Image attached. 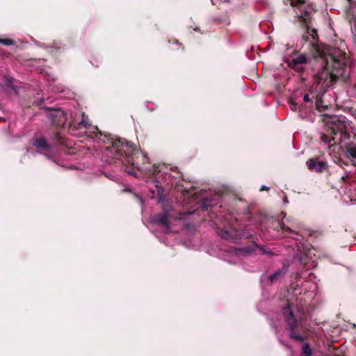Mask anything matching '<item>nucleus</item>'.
Here are the masks:
<instances>
[{
  "label": "nucleus",
  "instance_id": "nucleus-12",
  "mask_svg": "<svg viewBox=\"0 0 356 356\" xmlns=\"http://www.w3.org/2000/svg\"><path fill=\"white\" fill-rule=\"evenodd\" d=\"M314 108L319 111H323L327 108V106L323 104L321 95H316L314 102Z\"/></svg>",
  "mask_w": 356,
  "mask_h": 356
},
{
  "label": "nucleus",
  "instance_id": "nucleus-35",
  "mask_svg": "<svg viewBox=\"0 0 356 356\" xmlns=\"http://www.w3.org/2000/svg\"><path fill=\"white\" fill-rule=\"evenodd\" d=\"M301 18L302 19V20H303L304 22H306V18H304V17H303V16H301Z\"/></svg>",
  "mask_w": 356,
  "mask_h": 356
},
{
  "label": "nucleus",
  "instance_id": "nucleus-6",
  "mask_svg": "<svg viewBox=\"0 0 356 356\" xmlns=\"http://www.w3.org/2000/svg\"><path fill=\"white\" fill-rule=\"evenodd\" d=\"M220 236L227 240L236 242L241 238L249 239L253 237L251 234H249L245 230H239L236 229H230L228 230H221L219 232Z\"/></svg>",
  "mask_w": 356,
  "mask_h": 356
},
{
  "label": "nucleus",
  "instance_id": "nucleus-36",
  "mask_svg": "<svg viewBox=\"0 0 356 356\" xmlns=\"http://www.w3.org/2000/svg\"><path fill=\"white\" fill-rule=\"evenodd\" d=\"M301 18L302 19V20H303L304 22H306V18H304V17H303V16H301Z\"/></svg>",
  "mask_w": 356,
  "mask_h": 356
},
{
  "label": "nucleus",
  "instance_id": "nucleus-23",
  "mask_svg": "<svg viewBox=\"0 0 356 356\" xmlns=\"http://www.w3.org/2000/svg\"><path fill=\"white\" fill-rule=\"evenodd\" d=\"M345 170L346 171V176H343L342 178L343 179L345 182L348 183L349 184H350V182L351 181H354V179L353 178V174H351L350 171H347L346 169H345Z\"/></svg>",
  "mask_w": 356,
  "mask_h": 356
},
{
  "label": "nucleus",
  "instance_id": "nucleus-11",
  "mask_svg": "<svg viewBox=\"0 0 356 356\" xmlns=\"http://www.w3.org/2000/svg\"><path fill=\"white\" fill-rule=\"evenodd\" d=\"M315 98H316V95H314L312 93L305 94L303 96V101L305 102L304 108H309L312 109L314 108V102Z\"/></svg>",
  "mask_w": 356,
  "mask_h": 356
},
{
  "label": "nucleus",
  "instance_id": "nucleus-31",
  "mask_svg": "<svg viewBox=\"0 0 356 356\" xmlns=\"http://www.w3.org/2000/svg\"><path fill=\"white\" fill-rule=\"evenodd\" d=\"M297 3L303 4V3H305V1L304 0H297Z\"/></svg>",
  "mask_w": 356,
  "mask_h": 356
},
{
  "label": "nucleus",
  "instance_id": "nucleus-32",
  "mask_svg": "<svg viewBox=\"0 0 356 356\" xmlns=\"http://www.w3.org/2000/svg\"><path fill=\"white\" fill-rule=\"evenodd\" d=\"M350 162H351L352 165H353V167H355V166L356 165V163H355L353 160H351V161H350Z\"/></svg>",
  "mask_w": 356,
  "mask_h": 356
},
{
  "label": "nucleus",
  "instance_id": "nucleus-38",
  "mask_svg": "<svg viewBox=\"0 0 356 356\" xmlns=\"http://www.w3.org/2000/svg\"><path fill=\"white\" fill-rule=\"evenodd\" d=\"M348 1L350 3H351L352 0H348Z\"/></svg>",
  "mask_w": 356,
  "mask_h": 356
},
{
  "label": "nucleus",
  "instance_id": "nucleus-1",
  "mask_svg": "<svg viewBox=\"0 0 356 356\" xmlns=\"http://www.w3.org/2000/svg\"><path fill=\"white\" fill-rule=\"evenodd\" d=\"M302 40L309 42V51L314 58L322 59V67L314 75L318 84L325 89L336 83L338 80L348 81L350 67L346 53L339 48L318 44L317 31L307 27Z\"/></svg>",
  "mask_w": 356,
  "mask_h": 356
},
{
  "label": "nucleus",
  "instance_id": "nucleus-15",
  "mask_svg": "<svg viewBox=\"0 0 356 356\" xmlns=\"http://www.w3.org/2000/svg\"><path fill=\"white\" fill-rule=\"evenodd\" d=\"M312 350L308 343L303 344L302 347V356H312Z\"/></svg>",
  "mask_w": 356,
  "mask_h": 356
},
{
  "label": "nucleus",
  "instance_id": "nucleus-17",
  "mask_svg": "<svg viewBox=\"0 0 356 356\" xmlns=\"http://www.w3.org/2000/svg\"><path fill=\"white\" fill-rule=\"evenodd\" d=\"M289 65L291 69L300 73H302L305 70V67L304 65L298 63H293V61L289 63Z\"/></svg>",
  "mask_w": 356,
  "mask_h": 356
},
{
  "label": "nucleus",
  "instance_id": "nucleus-26",
  "mask_svg": "<svg viewBox=\"0 0 356 356\" xmlns=\"http://www.w3.org/2000/svg\"><path fill=\"white\" fill-rule=\"evenodd\" d=\"M169 42L172 43V44H179V41L175 38L169 40Z\"/></svg>",
  "mask_w": 356,
  "mask_h": 356
},
{
  "label": "nucleus",
  "instance_id": "nucleus-22",
  "mask_svg": "<svg viewBox=\"0 0 356 356\" xmlns=\"http://www.w3.org/2000/svg\"><path fill=\"white\" fill-rule=\"evenodd\" d=\"M170 170H171L172 171H173V172H176V173H177V177H175V179H177V178H181L184 181H190V180H189V179H188V180H187L186 179H185V178L184 177L183 174H182L181 172H180L178 170V168H177V167H174V168L171 167V168H170Z\"/></svg>",
  "mask_w": 356,
  "mask_h": 356
},
{
  "label": "nucleus",
  "instance_id": "nucleus-25",
  "mask_svg": "<svg viewBox=\"0 0 356 356\" xmlns=\"http://www.w3.org/2000/svg\"><path fill=\"white\" fill-rule=\"evenodd\" d=\"M275 223L277 225V226L280 227V228L283 231L286 232H289V233H292L293 232V231L290 228L285 227V226L284 225H281L280 223L278 221H276Z\"/></svg>",
  "mask_w": 356,
  "mask_h": 356
},
{
  "label": "nucleus",
  "instance_id": "nucleus-4",
  "mask_svg": "<svg viewBox=\"0 0 356 356\" xmlns=\"http://www.w3.org/2000/svg\"><path fill=\"white\" fill-rule=\"evenodd\" d=\"M294 307L289 300H286L285 305L282 307V312L284 317L289 330V337L298 341H303L305 337L298 332V328L301 324V321H298L295 316Z\"/></svg>",
  "mask_w": 356,
  "mask_h": 356
},
{
  "label": "nucleus",
  "instance_id": "nucleus-30",
  "mask_svg": "<svg viewBox=\"0 0 356 356\" xmlns=\"http://www.w3.org/2000/svg\"><path fill=\"white\" fill-rule=\"evenodd\" d=\"M269 188L266 187V186H262L260 191H268Z\"/></svg>",
  "mask_w": 356,
  "mask_h": 356
},
{
  "label": "nucleus",
  "instance_id": "nucleus-20",
  "mask_svg": "<svg viewBox=\"0 0 356 356\" xmlns=\"http://www.w3.org/2000/svg\"><path fill=\"white\" fill-rule=\"evenodd\" d=\"M170 184V185L172 186H173L175 185V188L176 190H177V191H181L183 193H190L189 190H187L186 188H183V186L179 184H178V183L177 184H175L174 182H172V180H170V181L169 183H168V184Z\"/></svg>",
  "mask_w": 356,
  "mask_h": 356
},
{
  "label": "nucleus",
  "instance_id": "nucleus-21",
  "mask_svg": "<svg viewBox=\"0 0 356 356\" xmlns=\"http://www.w3.org/2000/svg\"><path fill=\"white\" fill-rule=\"evenodd\" d=\"M282 274V270H277V271H275L274 273H273L272 275H270L268 277V280L271 283H273L275 280H277L278 279V277H280L281 276Z\"/></svg>",
  "mask_w": 356,
  "mask_h": 356
},
{
  "label": "nucleus",
  "instance_id": "nucleus-29",
  "mask_svg": "<svg viewBox=\"0 0 356 356\" xmlns=\"http://www.w3.org/2000/svg\"><path fill=\"white\" fill-rule=\"evenodd\" d=\"M348 197H349V199H350V201H351V202H353V201H354V200H355V196H354L353 195H352V194H350V195H348Z\"/></svg>",
  "mask_w": 356,
  "mask_h": 356
},
{
  "label": "nucleus",
  "instance_id": "nucleus-9",
  "mask_svg": "<svg viewBox=\"0 0 356 356\" xmlns=\"http://www.w3.org/2000/svg\"><path fill=\"white\" fill-rule=\"evenodd\" d=\"M154 221L164 227L167 230L170 229V223L168 220V216L166 212L158 214L155 216Z\"/></svg>",
  "mask_w": 356,
  "mask_h": 356
},
{
  "label": "nucleus",
  "instance_id": "nucleus-2",
  "mask_svg": "<svg viewBox=\"0 0 356 356\" xmlns=\"http://www.w3.org/2000/svg\"><path fill=\"white\" fill-rule=\"evenodd\" d=\"M104 143L108 144L104 150V156L107 157L106 162L122 165L124 171L136 176V170L149 175H157L164 165H153L149 162L147 154L141 149L135 147L133 143L111 135L105 136Z\"/></svg>",
  "mask_w": 356,
  "mask_h": 356
},
{
  "label": "nucleus",
  "instance_id": "nucleus-8",
  "mask_svg": "<svg viewBox=\"0 0 356 356\" xmlns=\"http://www.w3.org/2000/svg\"><path fill=\"white\" fill-rule=\"evenodd\" d=\"M33 145L40 152H52L53 147L47 143V141L42 137L35 138L33 142Z\"/></svg>",
  "mask_w": 356,
  "mask_h": 356
},
{
  "label": "nucleus",
  "instance_id": "nucleus-14",
  "mask_svg": "<svg viewBox=\"0 0 356 356\" xmlns=\"http://www.w3.org/2000/svg\"><path fill=\"white\" fill-rule=\"evenodd\" d=\"M200 207L203 211H210L212 207L211 201L208 198H204L201 200Z\"/></svg>",
  "mask_w": 356,
  "mask_h": 356
},
{
  "label": "nucleus",
  "instance_id": "nucleus-34",
  "mask_svg": "<svg viewBox=\"0 0 356 356\" xmlns=\"http://www.w3.org/2000/svg\"><path fill=\"white\" fill-rule=\"evenodd\" d=\"M356 137V134L355 133H353V139L354 140Z\"/></svg>",
  "mask_w": 356,
  "mask_h": 356
},
{
  "label": "nucleus",
  "instance_id": "nucleus-27",
  "mask_svg": "<svg viewBox=\"0 0 356 356\" xmlns=\"http://www.w3.org/2000/svg\"><path fill=\"white\" fill-rule=\"evenodd\" d=\"M78 126H79V127H81H81H86V124H85V122H84V120H83V119L81 120V122H79L78 123Z\"/></svg>",
  "mask_w": 356,
  "mask_h": 356
},
{
  "label": "nucleus",
  "instance_id": "nucleus-16",
  "mask_svg": "<svg viewBox=\"0 0 356 356\" xmlns=\"http://www.w3.org/2000/svg\"><path fill=\"white\" fill-rule=\"evenodd\" d=\"M347 17L349 18V22L351 24V29L353 31L354 29H356V16H355L353 13L350 16V9L346 13Z\"/></svg>",
  "mask_w": 356,
  "mask_h": 356
},
{
  "label": "nucleus",
  "instance_id": "nucleus-10",
  "mask_svg": "<svg viewBox=\"0 0 356 356\" xmlns=\"http://www.w3.org/2000/svg\"><path fill=\"white\" fill-rule=\"evenodd\" d=\"M257 249L259 250L263 254H267V252L263 248V247L259 246L254 241H253L250 246L242 248L241 251L245 254H250L255 252Z\"/></svg>",
  "mask_w": 356,
  "mask_h": 356
},
{
  "label": "nucleus",
  "instance_id": "nucleus-18",
  "mask_svg": "<svg viewBox=\"0 0 356 356\" xmlns=\"http://www.w3.org/2000/svg\"><path fill=\"white\" fill-rule=\"evenodd\" d=\"M289 104H290L291 109L293 111H298L300 112L304 109V106L302 104L299 105L297 102H296L293 100H291Z\"/></svg>",
  "mask_w": 356,
  "mask_h": 356
},
{
  "label": "nucleus",
  "instance_id": "nucleus-19",
  "mask_svg": "<svg viewBox=\"0 0 356 356\" xmlns=\"http://www.w3.org/2000/svg\"><path fill=\"white\" fill-rule=\"evenodd\" d=\"M55 139H56L57 143L61 146H67L68 145L67 144H66L65 139L62 136V135L60 132H57L56 134Z\"/></svg>",
  "mask_w": 356,
  "mask_h": 356
},
{
  "label": "nucleus",
  "instance_id": "nucleus-24",
  "mask_svg": "<svg viewBox=\"0 0 356 356\" xmlns=\"http://www.w3.org/2000/svg\"><path fill=\"white\" fill-rule=\"evenodd\" d=\"M0 43L3 44L6 46H10L13 44L14 41L12 39L6 38V39H0Z\"/></svg>",
  "mask_w": 356,
  "mask_h": 356
},
{
  "label": "nucleus",
  "instance_id": "nucleus-5",
  "mask_svg": "<svg viewBox=\"0 0 356 356\" xmlns=\"http://www.w3.org/2000/svg\"><path fill=\"white\" fill-rule=\"evenodd\" d=\"M49 111L47 117L51 124L58 128H65L67 124V114L60 108L53 109L52 108L44 107Z\"/></svg>",
  "mask_w": 356,
  "mask_h": 356
},
{
  "label": "nucleus",
  "instance_id": "nucleus-37",
  "mask_svg": "<svg viewBox=\"0 0 356 356\" xmlns=\"http://www.w3.org/2000/svg\"><path fill=\"white\" fill-rule=\"evenodd\" d=\"M301 18L302 19V20H303L304 22H306V18H304V17H303V16H301Z\"/></svg>",
  "mask_w": 356,
  "mask_h": 356
},
{
  "label": "nucleus",
  "instance_id": "nucleus-3",
  "mask_svg": "<svg viewBox=\"0 0 356 356\" xmlns=\"http://www.w3.org/2000/svg\"><path fill=\"white\" fill-rule=\"evenodd\" d=\"M321 140L329 147L343 143L342 147L346 149V156L356 159V143L350 140L345 118H329L325 122V131L321 133Z\"/></svg>",
  "mask_w": 356,
  "mask_h": 356
},
{
  "label": "nucleus",
  "instance_id": "nucleus-13",
  "mask_svg": "<svg viewBox=\"0 0 356 356\" xmlns=\"http://www.w3.org/2000/svg\"><path fill=\"white\" fill-rule=\"evenodd\" d=\"M293 63H298L302 65H305L307 63V58L305 54H300L297 57L292 59Z\"/></svg>",
  "mask_w": 356,
  "mask_h": 356
},
{
  "label": "nucleus",
  "instance_id": "nucleus-33",
  "mask_svg": "<svg viewBox=\"0 0 356 356\" xmlns=\"http://www.w3.org/2000/svg\"><path fill=\"white\" fill-rule=\"evenodd\" d=\"M43 102H44V99H42L40 100V104H39V106H40L41 108H43V107L42 106V103Z\"/></svg>",
  "mask_w": 356,
  "mask_h": 356
},
{
  "label": "nucleus",
  "instance_id": "nucleus-28",
  "mask_svg": "<svg viewBox=\"0 0 356 356\" xmlns=\"http://www.w3.org/2000/svg\"><path fill=\"white\" fill-rule=\"evenodd\" d=\"M68 127L70 129H72L73 127L76 129V126L74 124V122H70L69 124H68Z\"/></svg>",
  "mask_w": 356,
  "mask_h": 356
},
{
  "label": "nucleus",
  "instance_id": "nucleus-7",
  "mask_svg": "<svg viewBox=\"0 0 356 356\" xmlns=\"http://www.w3.org/2000/svg\"><path fill=\"white\" fill-rule=\"evenodd\" d=\"M307 165L309 170L316 172H323L327 168V164L325 161H319L317 158H312L307 161Z\"/></svg>",
  "mask_w": 356,
  "mask_h": 356
}]
</instances>
